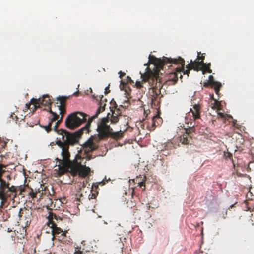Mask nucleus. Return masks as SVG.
<instances>
[{"instance_id":"1","label":"nucleus","mask_w":254,"mask_h":254,"mask_svg":"<svg viewBox=\"0 0 254 254\" xmlns=\"http://www.w3.org/2000/svg\"><path fill=\"white\" fill-rule=\"evenodd\" d=\"M109 114L110 113H108L107 117L102 118L98 123L97 129L98 133V138L93 136L91 137L82 146L84 154L88 158L87 160H90L92 158L91 155H88V153L98 148V141L108 138L111 135L112 129L108 124Z\"/></svg>"},{"instance_id":"2","label":"nucleus","mask_w":254,"mask_h":254,"mask_svg":"<svg viewBox=\"0 0 254 254\" xmlns=\"http://www.w3.org/2000/svg\"><path fill=\"white\" fill-rule=\"evenodd\" d=\"M63 119V117H61L59 120H57L58 121L56 122L55 125L53 127L54 130L58 134L61 136V138H57L55 143L56 145L58 142H64L67 145H75L78 143L79 140L84 131H85L86 133L89 132V124H86L81 129L73 133L69 132L63 129H58V127L62 123Z\"/></svg>"},{"instance_id":"3","label":"nucleus","mask_w":254,"mask_h":254,"mask_svg":"<svg viewBox=\"0 0 254 254\" xmlns=\"http://www.w3.org/2000/svg\"><path fill=\"white\" fill-rule=\"evenodd\" d=\"M148 59L149 62L152 64H154L157 68L160 69H163V66L167 64H180L181 65V66L180 67H177L176 68V72L173 74V76L176 78L174 80L175 82L178 80V77H179L180 78L182 79V75L181 74V72H184V71H185V70H184L185 60L181 57H179L178 58L173 59L163 57V59H161L157 58L154 56L149 55Z\"/></svg>"},{"instance_id":"4","label":"nucleus","mask_w":254,"mask_h":254,"mask_svg":"<svg viewBox=\"0 0 254 254\" xmlns=\"http://www.w3.org/2000/svg\"><path fill=\"white\" fill-rule=\"evenodd\" d=\"M58 146L62 149L61 156H64V160L67 163H68V172L70 173L73 176H76L79 173V169L81 163L77 162V159L81 158L80 154L82 150L81 149L78 152V154L76 155L74 161L70 159V153L69 151L70 146L74 145H67L66 143L58 142L57 143Z\"/></svg>"},{"instance_id":"5","label":"nucleus","mask_w":254,"mask_h":254,"mask_svg":"<svg viewBox=\"0 0 254 254\" xmlns=\"http://www.w3.org/2000/svg\"><path fill=\"white\" fill-rule=\"evenodd\" d=\"M147 71L144 73H142L141 72V77L142 79V81L144 82H148L149 85L152 87V92L153 95L151 98V101L154 103L157 96L160 94V89L162 87V84L161 82V79L158 74L156 73L152 72L147 67L146 68Z\"/></svg>"},{"instance_id":"6","label":"nucleus","mask_w":254,"mask_h":254,"mask_svg":"<svg viewBox=\"0 0 254 254\" xmlns=\"http://www.w3.org/2000/svg\"><path fill=\"white\" fill-rule=\"evenodd\" d=\"M5 166L0 164V199L2 201H6L8 198L14 199L17 195V189L14 186L9 187V183H7L2 178L5 172Z\"/></svg>"},{"instance_id":"7","label":"nucleus","mask_w":254,"mask_h":254,"mask_svg":"<svg viewBox=\"0 0 254 254\" xmlns=\"http://www.w3.org/2000/svg\"><path fill=\"white\" fill-rule=\"evenodd\" d=\"M88 115L82 112L73 113L69 115L65 121V125L70 129H75L83 123L86 122Z\"/></svg>"},{"instance_id":"8","label":"nucleus","mask_w":254,"mask_h":254,"mask_svg":"<svg viewBox=\"0 0 254 254\" xmlns=\"http://www.w3.org/2000/svg\"><path fill=\"white\" fill-rule=\"evenodd\" d=\"M52 103L50 96L48 95H44L42 98H32L29 104H26L25 110L26 111L28 109L32 110L33 113L40 107V105L49 106L51 105Z\"/></svg>"},{"instance_id":"9","label":"nucleus","mask_w":254,"mask_h":254,"mask_svg":"<svg viewBox=\"0 0 254 254\" xmlns=\"http://www.w3.org/2000/svg\"><path fill=\"white\" fill-rule=\"evenodd\" d=\"M47 218L48 219L47 225L52 229V232L54 236L56 234H59L63 232L62 229L58 227L55 222L53 220L54 219L58 220V217L56 215L53 213H50Z\"/></svg>"},{"instance_id":"10","label":"nucleus","mask_w":254,"mask_h":254,"mask_svg":"<svg viewBox=\"0 0 254 254\" xmlns=\"http://www.w3.org/2000/svg\"><path fill=\"white\" fill-rule=\"evenodd\" d=\"M121 90H124L126 94V97L127 100H125L123 103V104L121 105L120 106L126 108L128 107L130 103L129 102V99L131 98L130 91L131 89L128 84L125 83L123 80L121 81V84L120 86Z\"/></svg>"},{"instance_id":"11","label":"nucleus","mask_w":254,"mask_h":254,"mask_svg":"<svg viewBox=\"0 0 254 254\" xmlns=\"http://www.w3.org/2000/svg\"><path fill=\"white\" fill-rule=\"evenodd\" d=\"M204 64V61H192L190 60V63L186 65L187 70L184 72V74H187L189 76L190 71L191 69H193L195 71H198L202 70V65Z\"/></svg>"},{"instance_id":"12","label":"nucleus","mask_w":254,"mask_h":254,"mask_svg":"<svg viewBox=\"0 0 254 254\" xmlns=\"http://www.w3.org/2000/svg\"><path fill=\"white\" fill-rule=\"evenodd\" d=\"M100 101L99 103V107L97 110L96 114L92 116L91 118H89L88 120V123L87 124H89V127H90V124L92 121L96 118L98 115L103 112L105 110V106L106 105V102H107V100L106 98H104L103 95H101L100 97Z\"/></svg>"},{"instance_id":"13","label":"nucleus","mask_w":254,"mask_h":254,"mask_svg":"<svg viewBox=\"0 0 254 254\" xmlns=\"http://www.w3.org/2000/svg\"><path fill=\"white\" fill-rule=\"evenodd\" d=\"M192 129H185V132L180 136V142L184 145L191 144L192 142Z\"/></svg>"},{"instance_id":"14","label":"nucleus","mask_w":254,"mask_h":254,"mask_svg":"<svg viewBox=\"0 0 254 254\" xmlns=\"http://www.w3.org/2000/svg\"><path fill=\"white\" fill-rule=\"evenodd\" d=\"M62 159L57 158L56 159L59 162V165H58L59 169V175L62 176L65 173L68 172V163H66L64 160V156H62Z\"/></svg>"},{"instance_id":"15","label":"nucleus","mask_w":254,"mask_h":254,"mask_svg":"<svg viewBox=\"0 0 254 254\" xmlns=\"http://www.w3.org/2000/svg\"><path fill=\"white\" fill-rule=\"evenodd\" d=\"M162 119L158 115L154 116L151 120V123H148L147 128L150 131L153 130L156 126L159 125Z\"/></svg>"},{"instance_id":"16","label":"nucleus","mask_w":254,"mask_h":254,"mask_svg":"<svg viewBox=\"0 0 254 254\" xmlns=\"http://www.w3.org/2000/svg\"><path fill=\"white\" fill-rule=\"evenodd\" d=\"M201 109V106L199 104H195L193 106V108L190 109V112L192 114V116L194 120L199 119L200 117V109Z\"/></svg>"},{"instance_id":"17","label":"nucleus","mask_w":254,"mask_h":254,"mask_svg":"<svg viewBox=\"0 0 254 254\" xmlns=\"http://www.w3.org/2000/svg\"><path fill=\"white\" fill-rule=\"evenodd\" d=\"M78 175L81 177H86L88 176L91 172V169L89 167L85 165H82L80 164V169H79Z\"/></svg>"},{"instance_id":"18","label":"nucleus","mask_w":254,"mask_h":254,"mask_svg":"<svg viewBox=\"0 0 254 254\" xmlns=\"http://www.w3.org/2000/svg\"><path fill=\"white\" fill-rule=\"evenodd\" d=\"M98 185L96 183H94L92 185L91 190H90L91 194L88 196V199L89 200L92 199H94L96 198L97 195L98 194Z\"/></svg>"},{"instance_id":"19","label":"nucleus","mask_w":254,"mask_h":254,"mask_svg":"<svg viewBox=\"0 0 254 254\" xmlns=\"http://www.w3.org/2000/svg\"><path fill=\"white\" fill-rule=\"evenodd\" d=\"M174 147V144L171 141H168L166 143L162 145V148H161V151H165L166 150H170L173 149Z\"/></svg>"},{"instance_id":"20","label":"nucleus","mask_w":254,"mask_h":254,"mask_svg":"<svg viewBox=\"0 0 254 254\" xmlns=\"http://www.w3.org/2000/svg\"><path fill=\"white\" fill-rule=\"evenodd\" d=\"M123 134L124 132L122 131L114 132L112 130L111 131V135L109 137H111L116 140H118L123 137Z\"/></svg>"},{"instance_id":"21","label":"nucleus","mask_w":254,"mask_h":254,"mask_svg":"<svg viewBox=\"0 0 254 254\" xmlns=\"http://www.w3.org/2000/svg\"><path fill=\"white\" fill-rule=\"evenodd\" d=\"M210 63L206 64L204 63L202 65V72L203 74H204L206 72L209 73H212V70L210 69Z\"/></svg>"},{"instance_id":"22","label":"nucleus","mask_w":254,"mask_h":254,"mask_svg":"<svg viewBox=\"0 0 254 254\" xmlns=\"http://www.w3.org/2000/svg\"><path fill=\"white\" fill-rule=\"evenodd\" d=\"M52 115H53V117L50 119V122H51L52 124H53V122L54 121H55L57 120L59 118V115L56 113L55 112H54L52 111L51 108L50 106L48 107V110Z\"/></svg>"},{"instance_id":"23","label":"nucleus","mask_w":254,"mask_h":254,"mask_svg":"<svg viewBox=\"0 0 254 254\" xmlns=\"http://www.w3.org/2000/svg\"><path fill=\"white\" fill-rule=\"evenodd\" d=\"M67 97L59 96L57 98V100L60 102V105L58 106H62V107H65L66 101Z\"/></svg>"},{"instance_id":"24","label":"nucleus","mask_w":254,"mask_h":254,"mask_svg":"<svg viewBox=\"0 0 254 254\" xmlns=\"http://www.w3.org/2000/svg\"><path fill=\"white\" fill-rule=\"evenodd\" d=\"M52 124L51 123V122H50L49 121L48 124L47 125H46V126H42V125H40V127L45 129V130L48 132H50L51 130H52Z\"/></svg>"},{"instance_id":"25","label":"nucleus","mask_w":254,"mask_h":254,"mask_svg":"<svg viewBox=\"0 0 254 254\" xmlns=\"http://www.w3.org/2000/svg\"><path fill=\"white\" fill-rule=\"evenodd\" d=\"M208 81L209 82L210 85H211V87L215 86L217 84L218 85V84L220 83V82L214 80V78L212 75H210L209 76Z\"/></svg>"},{"instance_id":"26","label":"nucleus","mask_w":254,"mask_h":254,"mask_svg":"<svg viewBox=\"0 0 254 254\" xmlns=\"http://www.w3.org/2000/svg\"><path fill=\"white\" fill-rule=\"evenodd\" d=\"M119 120V117L116 116L115 115H113L112 114V117L111 119H109V121L111 122V123L112 124H116L117 122H118Z\"/></svg>"},{"instance_id":"27","label":"nucleus","mask_w":254,"mask_h":254,"mask_svg":"<svg viewBox=\"0 0 254 254\" xmlns=\"http://www.w3.org/2000/svg\"><path fill=\"white\" fill-rule=\"evenodd\" d=\"M222 87V84L220 83L218 84V85H216L215 86H212V87H213L215 90V93L219 95V92H220V89Z\"/></svg>"},{"instance_id":"28","label":"nucleus","mask_w":254,"mask_h":254,"mask_svg":"<svg viewBox=\"0 0 254 254\" xmlns=\"http://www.w3.org/2000/svg\"><path fill=\"white\" fill-rule=\"evenodd\" d=\"M59 110H60V114L61 115V117L63 118L64 115L65 113V107H62V106H58Z\"/></svg>"},{"instance_id":"29","label":"nucleus","mask_w":254,"mask_h":254,"mask_svg":"<svg viewBox=\"0 0 254 254\" xmlns=\"http://www.w3.org/2000/svg\"><path fill=\"white\" fill-rule=\"evenodd\" d=\"M111 111L112 112V114L113 115H115L119 117L121 116V111L119 108H117L116 109H113L112 111Z\"/></svg>"},{"instance_id":"30","label":"nucleus","mask_w":254,"mask_h":254,"mask_svg":"<svg viewBox=\"0 0 254 254\" xmlns=\"http://www.w3.org/2000/svg\"><path fill=\"white\" fill-rule=\"evenodd\" d=\"M111 106L110 107V109L111 111H112L113 109H116L117 108V105L114 99H112L110 102Z\"/></svg>"},{"instance_id":"31","label":"nucleus","mask_w":254,"mask_h":254,"mask_svg":"<svg viewBox=\"0 0 254 254\" xmlns=\"http://www.w3.org/2000/svg\"><path fill=\"white\" fill-rule=\"evenodd\" d=\"M218 118H221V119H226V117L232 118V117L231 115H225L223 113L219 112L218 113Z\"/></svg>"},{"instance_id":"32","label":"nucleus","mask_w":254,"mask_h":254,"mask_svg":"<svg viewBox=\"0 0 254 254\" xmlns=\"http://www.w3.org/2000/svg\"><path fill=\"white\" fill-rule=\"evenodd\" d=\"M145 180H146V176H143V179L142 180V181L141 182H138V185L141 187L142 186H144V190L145 189Z\"/></svg>"},{"instance_id":"33","label":"nucleus","mask_w":254,"mask_h":254,"mask_svg":"<svg viewBox=\"0 0 254 254\" xmlns=\"http://www.w3.org/2000/svg\"><path fill=\"white\" fill-rule=\"evenodd\" d=\"M224 156L226 158H229L232 159V153L230 152H224Z\"/></svg>"},{"instance_id":"34","label":"nucleus","mask_w":254,"mask_h":254,"mask_svg":"<svg viewBox=\"0 0 254 254\" xmlns=\"http://www.w3.org/2000/svg\"><path fill=\"white\" fill-rule=\"evenodd\" d=\"M126 83H127V84H129V83H130V84H133L134 83V82L132 80V79H131V78L129 76H127V81H126V82H125Z\"/></svg>"},{"instance_id":"35","label":"nucleus","mask_w":254,"mask_h":254,"mask_svg":"<svg viewBox=\"0 0 254 254\" xmlns=\"http://www.w3.org/2000/svg\"><path fill=\"white\" fill-rule=\"evenodd\" d=\"M201 54L200 52H198V56H197V59L198 60H201V61H203L204 59V58H205V56H203V55H201V56H200V54Z\"/></svg>"},{"instance_id":"36","label":"nucleus","mask_w":254,"mask_h":254,"mask_svg":"<svg viewBox=\"0 0 254 254\" xmlns=\"http://www.w3.org/2000/svg\"><path fill=\"white\" fill-rule=\"evenodd\" d=\"M213 99L215 101V105L214 106H216V108L218 110H220V104L219 103V102L215 99H214V98H213Z\"/></svg>"},{"instance_id":"37","label":"nucleus","mask_w":254,"mask_h":254,"mask_svg":"<svg viewBox=\"0 0 254 254\" xmlns=\"http://www.w3.org/2000/svg\"><path fill=\"white\" fill-rule=\"evenodd\" d=\"M135 85L137 87V88L139 89L142 87V84L140 81H136Z\"/></svg>"},{"instance_id":"38","label":"nucleus","mask_w":254,"mask_h":254,"mask_svg":"<svg viewBox=\"0 0 254 254\" xmlns=\"http://www.w3.org/2000/svg\"><path fill=\"white\" fill-rule=\"evenodd\" d=\"M37 192L36 191V192H34L33 191V190H31V192L29 193V194L31 195V197L32 198H34L36 197V194H37Z\"/></svg>"},{"instance_id":"39","label":"nucleus","mask_w":254,"mask_h":254,"mask_svg":"<svg viewBox=\"0 0 254 254\" xmlns=\"http://www.w3.org/2000/svg\"><path fill=\"white\" fill-rule=\"evenodd\" d=\"M222 217L223 219H225L227 217V211H224V212H222Z\"/></svg>"},{"instance_id":"40","label":"nucleus","mask_w":254,"mask_h":254,"mask_svg":"<svg viewBox=\"0 0 254 254\" xmlns=\"http://www.w3.org/2000/svg\"><path fill=\"white\" fill-rule=\"evenodd\" d=\"M74 254H83V252L80 250H76L74 253Z\"/></svg>"},{"instance_id":"41","label":"nucleus","mask_w":254,"mask_h":254,"mask_svg":"<svg viewBox=\"0 0 254 254\" xmlns=\"http://www.w3.org/2000/svg\"><path fill=\"white\" fill-rule=\"evenodd\" d=\"M110 92V90H109V86L106 87L105 89V92H104L105 94H107Z\"/></svg>"},{"instance_id":"42","label":"nucleus","mask_w":254,"mask_h":254,"mask_svg":"<svg viewBox=\"0 0 254 254\" xmlns=\"http://www.w3.org/2000/svg\"><path fill=\"white\" fill-rule=\"evenodd\" d=\"M119 74H120V76H119V77L121 78V79H122L123 77L125 75V73H124V72H122L121 71H120L119 72Z\"/></svg>"},{"instance_id":"43","label":"nucleus","mask_w":254,"mask_h":254,"mask_svg":"<svg viewBox=\"0 0 254 254\" xmlns=\"http://www.w3.org/2000/svg\"><path fill=\"white\" fill-rule=\"evenodd\" d=\"M40 188H41V190H40V189H38V192H40V191L41 190V191H43V190H45V188H46V187L44 186V185H41V186H40Z\"/></svg>"},{"instance_id":"44","label":"nucleus","mask_w":254,"mask_h":254,"mask_svg":"<svg viewBox=\"0 0 254 254\" xmlns=\"http://www.w3.org/2000/svg\"><path fill=\"white\" fill-rule=\"evenodd\" d=\"M237 175L239 177H242V176H246L247 174L243 175V174H241V173L237 172Z\"/></svg>"},{"instance_id":"45","label":"nucleus","mask_w":254,"mask_h":254,"mask_svg":"<svg viewBox=\"0 0 254 254\" xmlns=\"http://www.w3.org/2000/svg\"><path fill=\"white\" fill-rule=\"evenodd\" d=\"M209 85H210V83H209V81H208V82H205V83H204V85H203V86H204L205 87H208V86H209Z\"/></svg>"},{"instance_id":"46","label":"nucleus","mask_w":254,"mask_h":254,"mask_svg":"<svg viewBox=\"0 0 254 254\" xmlns=\"http://www.w3.org/2000/svg\"><path fill=\"white\" fill-rule=\"evenodd\" d=\"M79 91H77V92H75L74 94L75 96H78V94H79Z\"/></svg>"},{"instance_id":"47","label":"nucleus","mask_w":254,"mask_h":254,"mask_svg":"<svg viewBox=\"0 0 254 254\" xmlns=\"http://www.w3.org/2000/svg\"><path fill=\"white\" fill-rule=\"evenodd\" d=\"M237 126H238V125H237V124H236L235 123H234V126L235 127H237Z\"/></svg>"},{"instance_id":"48","label":"nucleus","mask_w":254,"mask_h":254,"mask_svg":"<svg viewBox=\"0 0 254 254\" xmlns=\"http://www.w3.org/2000/svg\"><path fill=\"white\" fill-rule=\"evenodd\" d=\"M24 191V190L23 189H21L20 190V194H22V192Z\"/></svg>"},{"instance_id":"49","label":"nucleus","mask_w":254,"mask_h":254,"mask_svg":"<svg viewBox=\"0 0 254 254\" xmlns=\"http://www.w3.org/2000/svg\"><path fill=\"white\" fill-rule=\"evenodd\" d=\"M93 97L95 99H96V100H98V99H97V97L95 96L94 95H93Z\"/></svg>"},{"instance_id":"50","label":"nucleus","mask_w":254,"mask_h":254,"mask_svg":"<svg viewBox=\"0 0 254 254\" xmlns=\"http://www.w3.org/2000/svg\"><path fill=\"white\" fill-rule=\"evenodd\" d=\"M8 232H9V231H10L9 228H8Z\"/></svg>"},{"instance_id":"51","label":"nucleus","mask_w":254,"mask_h":254,"mask_svg":"<svg viewBox=\"0 0 254 254\" xmlns=\"http://www.w3.org/2000/svg\"><path fill=\"white\" fill-rule=\"evenodd\" d=\"M8 232H9V231H10L9 228H8Z\"/></svg>"},{"instance_id":"52","label":"nucleus","mask_w":254,"mask_h":254,"mask_svg":"<svg viewBox=\"0 0 254 254\" xmlns=\"http://www.w3.org/2000/svg\"><path fill=\"white\" fill-rule=\"evenodd\" d=\"M8 232H9V231H10L9 228H8Z\"/></svg>"}]
</instances>
